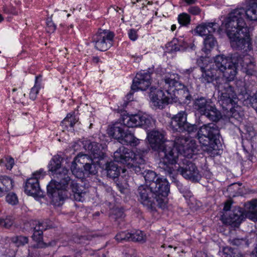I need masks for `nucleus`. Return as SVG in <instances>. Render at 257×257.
Listing matches in <instances>:
<instances>
[{
    "instance_id": "nucleus-1",
    "label": "nucleus",
    "mask_w": 257,
    "mask_h": 257,
    "mask_svg": "<svg viewBox=\"0 0 257 257\" xmlns=\"http://www.w3.org/2000/svg\"><path fill=\"white\" fill-rule=\"evenodd\" d=\"M162 131L152 130L147 134L151 148L157 151L160 157L159 167L169 175L175 171L173 165L177 162L180 155L191 158L197 145L194 140L183 136L177 138L175 142L167 141Z\"/></svg>"
},
{
    "instance_id": "nucleus-2",
    "label": "nucleus",
    "mask_w": 257,
    "mask_h": 257,
    "mask_svg": "<svg viewBox=\"0 0 257 257\" xmlns=\"http://www.w3.org/2000/svg\"><path fill=\"white\" fill-rule=\"evenodd\" d=\"M205 58L201 57L197 61V65L200 67L202 72V77L207 83L215 81L214 85L216 88L218 82L224 81V78L220 77L222 74L223 77L228 81H233L237 74V67L238 64L241 66L243 72L247 75H252L255 73V66L253 59L249 55H244L239 57L237 63L234 62L233 59L225 57L223 55H217L214 59V63L211 67L205 69V66L202 64Z\"/></svg>"
},
{
    "instance_id": "nucleus-3",
    "label": "nucleus",
    "mask_w": 257,
    "mask_h": 257,
    "mask_svg": "<svg viewBox=\"0 0 257 257\" xmlns=\"http://www.w3.org/2000/svg\"><path fill=\"white\" fill-rule=\"evenodd\" d=\"M62 160L60 156L55 155L49 162V170L57 180H52L47 186L48 195L55 204L58 205L69 196L75 201L83 202L85 192L79 189L77 183L71 180L68 175V170L61 167Z\"/></svg>"
},
{
    "instance_id": "nucleus-4",
    "label": "nucleus",
    "mask_w": 257,
    "mask_h": 257,
    "mask_svg": "<svg viewBox=\"0 0 257 257\" xmlns=\"http://www.w3.org/2000/svg\"><path fill=\"white\" fill-rule=\"evenodd\" d=\"M244 12L243 10L238 9L230 13L222 26L225 29L232 48L242 50L247 47L250 50L249 29L242 18Z\"/></svg>"
},
{
    "instance_id": "nucleus-5",
    "label": "nucleus",
    "mask_w": 257,
    "mask_h": 257,
    "mask_svg": "<svg viewBox=\"0 0 257 257\" xmlns=\"http://www.w3.org/2000/svg\"><path fill=\"white\" fill-rule=\"evenodd\" d=\"M157 179L156 181L151 185V188L144 185L138 188L139 200L150 211H155L157 206L164 208L170 191L169 182L166 178L160 176Z\"/></svg>"
},
{
    "instance_id": "nucleus-6",
    "label": "nucleus",
    "mask_w": 257,
    "mask_h": 257,
    "mask_svg": "<svg viewBox=\"0 0 257 257\" xmlns=\"http://www.w3.org/2000/svg\"><path fill=\"white\" fill-rule=\"evenodd\" d=\"M219 135V128L215 123H210L202 126L197 133L202 149L207 152L217 149Z\"/></svg>"
},
{
    "instance_id": "nucleus-7",
    "label": "nucleus",
    "mask_w": 257,
    "mask_h": 257,
    "mask_svg": "<svg viewBox=\"0 0 257 257\" xmlns=\"http://www.w3.org/2000/svg\"><path fill=\"white\" fill-rule=\"evenodd\" d=\"M165 83V89L169 88L172 95L174 98L173 102L178 101L186 103L187 100H190L191 95L188 89L179 81V76L176 74H171L161 80V84Z\"/></svg>"
},
{
    "instance_id": "nucleus-8",
    "label": "nucleus",
    "mask_w": 257,
    "mask_h": 257,
    "mask_svg": "<svg viewBox=\"0 0 257 257\" xmlns=\"http://www.w3.org/2000/svg\"><path fill=\"white\" fill-rule=\"evenodd\" d=\"M165 83L162 84L161 81L157 87L152 86L150 88L149 97L153 105L157 108L162 109L174 100L171 90L165 89Z\"/></svg>"
},
{
    "instance_id": "nucleus-9",
    "label": "nucleus",
    "mask_w": 257,
    "mask_h": 257,
    "mask_svg": "<svg viewBox=\"0 0 257 257\" xmlns=\"http://www.w3.org/2000/svg\"><path fill=\"white\" fill-rule=\"evenodd\" d=\"M149 150L148 148L143 149L141 151V154H137L130 149L122 146L114 153V160L123 164H143L145 160L143 154L147 153Z\"/></svg>"
},
{
    "instance_id": "nucleus-10",
    "label": "nucleus",
    "mask_w": 257,
    "mask_h": 257,
    "mask_svg": "<svg viewBox=\"0 0 257 257\" xmlns=\"http://www.w3.org/2000/svg\"><path fill=\"white\" fill-rule=\"evenodd\" d=\"M216 84L217 90L220 94L219 101L222 108L226 110L232 111L237 95L234 88L224 79V81Z\"/></svg>"
},
{
    "instance_id": "nucleus-11",
    "label": "nucleus",
    "mask_w": 257,
    "mask_h": 257,
    "mask_svg": "<svg viewBox=\"0 0 257 257\" xmlns=\"http://www.w3.org/2000/svg\"><path fill=\"white\" fill-rule=\"evenodd\" d=\"M114 34L107 30H99L93 37L92 42L95 48L101 51H105L113 44Z\"/></svg>"
},
{
    "instance_id": "nucleus-12",
    "label": "nucleus",
    "mask_w": 257,
    "mask_h": 257,
    "mask_svg": "<svg viewBox=\"0 0 257 257\" xmlns=\"http://www.w3.org/2000/svg\"><path fill=\"white\" fill-rule=\"evenodd\" d=\"M151 74L148 72L137 73L133 80L131 87L132 90H145L151 84Z\"/></svg>"
},
{
    "instance_id": "nucleus-13",
    "label": "nucleus",
    "mask_w": 257,
    "mask_h": 257,
    "mask_svg": "<svg viewBox=\"0 0 257 257\" xmlns=\"http://www.w3.org/2000/svg\"><path fill=\"white\" fill-rule=\"evenodd\" d=\"M242 209L239 207H235L229 213L228 216L224 214L221 218L225 224L232 227H238L243 219Z\"/></svg>"
},
{
    "instance_id": "nucleus-14",
    "label": "nucleus",
    "mask_w": 257,
    "mask_h": 257,
    "mask_svg": "<svg viewBox=\"0 0 257 257\" xmlns=\"http://www.w3.org/2000/svg\"><path fill=\"white\" fill-rule=\"evenodd\" d=\"M177 171L185 179L193 181H197L200 177L197 167L192 162L187 163L185 167H180Z\"/></svg>"
},
{
    "instance_id": "nucleus-15",
    "label": "nucleus",
    "mask_w": 257,
    "mask_h": 257,
    "mask_svg": "<svg viewBox=\"0 0 257 257\" xmlns=\"http://www.w3.org/2000/svg\"><path fill=\"white\" fill-rule=\"evenodd\" d=\"M187 122V114L185 111H181L173 116L171 122V126L176 131H179Z\"/></svg>"
},
{
    "instance_id": "nucleus-16",
    "label": "nucleus",
    "mask_w": 257,
    "mask_h": 257,
    "mask_svg": "<svg viewBox=\"0 0 257 257\" xmlns=\"http://www.w3.org/2000/svg\"><path fill=\"white\" fill-rule=\"evenodd\" d=\"M126 128L122 124L116 123L109 125L107 130L109 136L120 141L123 135H124Z\"/></svg>"
},
{
    "instance_id": "nucleus-17",
    "label": "nucleus",
    "mask_w": 257,
    "mask_h": 257,
    "mask_svg": "<svg viewBox=\"0 0 257 257\" xmlns=\"http://www.w3.org/2000/svg\"><path fill=\"white\" fill-rule=\"evenodd\" d=\"M218 26L215 23H208L198 26L195 29V32L201 36H206L212 35Z\"/></svg>"
},
{
    "instance_id": "nucleus-18",
    "label": "nucleus",
    "mask_w": 257,
    "mask_h": 257,
    "mask_svg": "<svg viewBox=\"0 0 257 257\" xmlns=\"http://www.w3.org/2000/svg\"><path fill=\"white\" fill-rule=\"evenodd\" d=\"M40 191L39 181L36 178H29L27 180L25 186V192L28 195H38Z\"/></svg>"
},
{
    "instance_id": "nucleus-19",
    "label": "nucleus",
    "mask_w": 257,
    "mask_h": 257,
    "mask_svg": "<svg viewBox=\"0 0 257 257\" xmlns=\"http://www.w3.org/2000/svg\"><path fill=\"white\" fill-rule=\"evenodd\" d=\"M212 104L210 99H207L205 97L200 96L195 98L193 101V107L201 115Z\"/></svg>"
},
{
    "instance_id": "nucleus-20",
    "label": "nucleus",
    "mask_w": 257,
    "mask_h": 257,
    "mask_svg": "<svg viewBox=\"0 0 257 257\" xmlns=\"http://www.w3.org/2000/svg\"><path fill=\"white\" fill-rule=\"evenodd\" d=\"M123 135L120 141L119 142L122 145H130L132 147H136L140 143V140L136 138L127 128Z\"/></svg>"
},
{
    "instance_id": "nucleus-21",
    "label": "nucleus",
    "mask_w": 257,
    "mask_h": 257,
    "mask_svg": "<svg viewBox=\"0 0 257 257\" xmlns=\"http://www.w3.org/2000/svg\"><path fill=\"white\" fill-rule=\"evenodd\" d=\"M238 9H242L244 12L242 16V18L243 19V17L244 16V14H245V16L246 17V19L250 21H257V4L252 3L251 5H250L247 9L246 10H244L242 8H239L235 9L233 10H232L230 13H232V12L234 11L235 10H238Z\"/></svg>"
},
{
    "instance_id": "nucleus-22",
    "label": "nucleus",
    "mask_w": 257,
    "mask_h": 257,
    "mask_svg": "<svg viewBox=\"0 0 257 257\" xmlns=\"http://www.w3.org/2000/svg\"><path fill=\"white\" fill-rule=\"evenodd\" d=\"M140 114L125 115L122 119V123L124 126L127 127H134L140 125Z\"/></svg>"
},
{
    "instance_id": "nucleus-23",
    "label": "nucleus",
    "mask_w": 257,
    "mask_h": 257,
    "mask_svg": "<svg viewBox=\"0 0 257 257\" xmlns=\"http://www.w3.org/2000/svg\"><path fill=\"white\" fill-rule=\"evenodd\" d=\"M246 216L249 219L257 221V199L252 200L245 204Z\"/></svg>"
},
{
    "instance_id": "nucleus-24",
    "label": "nucleus",
    "mask_w": 257,
    "mask_h": 257,
    "mask_svg": "<svg viewBox=\"0 0 257 257\" xmlns=\"http://www.w3.org/2000/svg\"><path fill=\"white\" fill-rule=\"evenodd\" d=\"M213 121H217L222 117L221 112L212 104L202 114Z\"/></svg>"
},
{
    "instance_id": "nucleus-25",
    "label": "nucleus",
    "mask_w": 257,
    "mask_h": 257,
    "mask_svg": "<svg viewBox=\"0 0 257 257\" xmlns=\"http://www.w3.org/2000/svg\"><path fill=\"white\" fill-rule=\"evenodd\" d=\"M100 145L95 142L90 143L87 147L88 150L90 151V157L92 159H98L99 160L103 158L104 154L99 149Z\"/></svg>"
},
{
    "instance_id": "nucleus-26",
    "label": "nucleus",
    "mask_w": 257,
    "mask_h": 257,
    "mask_svg": "<svg viewBox=\"0 0 257 257\" xmlns=\"http://www.w3.org/2000/svg\"><path fill=\"white\" fill-rule=\"evenodd\" d=\"M105 170L107 176L115 178L119 175V170L116 164L113 162L107 163L105 165Z\"/></svg>"
},
{
    "instance_id": "nucleus-27",
    "label": "nucleus",
    "mask_w": 257,
    "mask_h": 257,
    "mask_svg": "<svg viewBox=\"0 0 257 257\" xmlns=\"http://www.w3.org/2000/svg\"><path fill=\"white\" fill-rule=\"evenodd\" d=\"M143 175L146 181L147 186L151 188V185L153 182L156 181L157 178H159L160 176L157 175L154 171L152 170H146L143 173Z\"/></svg>"
},
{
    "instance_id": "nucleus-28",
    "label": "nucleus",
    "mask_w": 257,
    "mask_h": 257,
    "mask_svg": "<svg viewBox=\"0 0 257 257\" xmlns=\"http://www.w3.org/2000/svg\"><path fill=\"white\" fill-rule=\"evenodd\" d=\"M216 43V41L215 40L212 34L207 36L204 40V47L202 49V51L205 53L208 54L214 47Z\"/></svg>"
},
{
    "instance_id": "nucleus-29",
    "label": "nucleus",
    "mask_w": 257,
    "mask_h": 257,
    "mask_svg": "<svg viewBox=\"0 0 257 257\" xmlns=\"http://www.w3.org/2000/svg\"><path fill=\"white\" fill-rule=\"evenodd\" d=\"M13 181L11 178L6 176H0V184L6 192L13 189Z\"/></svg>"
},
{
    "instance_id": "nucleus-30",
    "label": "nucleus",
    "mask_w": 257,
    "mask_h": 257,
    "mask_svg": "<svg viewBox=\"0 0 257 257\" xmlns=\"http://www.w3.org/2000/svg\"><path fill=\"white\" fill-rule=\"evenodd\" d=\"M131 235L130 241L144 242L146 240V234L141 230H136L130 233Z\"/></svg>"
},
{
    "instance_id": "nucleus-31",
    "label": "nucleus",
    "mask_w": 257,
    "mask_h": 257,
    "mask_svg": "<svg viewBox=\"0 0 257 257\" xmlns=\"http://www.w3.org/2000/svg\"><path fill=\"white\" fill-rule=\"evenodd\" d=\"M223 253L224 256L222 257H244L237 249H232L229 246L223 248Z\"/></svg>"
},
{
    "instance_id": "nucleus-32",
    "label": "nucleus",
    "mask_w": 257,
    "mask_h": 257,
    "mask_svg": "<svg viewBox=\"0 0 257 257\" xmlns=\"http://www.w3.org/2000/svg\"><path fill=\"white\" fill-rule=\"evenodd\" d=\"M140 119L141 121H140V126L143 127L145 128L153 126L154 124V120L152 117L146 114L141 115Z\"/></svg>"
},
{
    "instance_id": "nucleus-33",
    "label": "nucleus",
    "mask_w": 257,
    "mask_h": 257,
    "mask_svg": "<svg viewBox=\"0 0 257 257\" xmlns=\"http://www.w3.org/2000/svg\"><path fill=\"white\" fill-rule=\"evenodd\" d=\"M79 118L75 114V113H69L67 116L61 122L62 124H66L68 122L70 127H72L74 124L78 122Z\"/></svg>"
},
{
    "instance_id": "nucleus-34",
    "label": "nucleus",
    "mask_w": 257,
    "mask_h": 257,
    "mask_svg": "<svg viewBox=\"0 0 257 257\" xmlns=\"http://www.w3.org/2000/svg\"><path fill=\"white\" fill-rule=\"evenodd\" d=\"M43 232L41 231H34L33 235V239L37 242L36 247L44 248L47 246L46 243L41 241Z\"/></svg>"
},
{
    "instance_id": "nucleus-35",
    "label": "nucleus",
    "mask_w": 257,
    "mask_h": 257,
    "mask_svg": "<svg viewBox=\"0 0 257 257\" xmlns=\"http://www.w3.org/2000/svg\"><path fill=\"white\" fill-rule=\"evenodd\" d=\"M75 162H78L81 165H85L89 162H93L92 159L87 155L78 154L75 159Z\"/></svg>"
},
{
    "instance_id": "nucleus-36",
    "label": "nucleus",
    "mask_w": 257,
    "mask_h": 257,
    "mask_svg": "<svg viewBox=\"0 0 257 257\" xmlns=\"http://www.w3.org/2000/svg\"><path fill=\"white\" fill-rule=\"evenodd\" d=\"M12 241L17 246H23L28 243L29 239L24 236H17L12 238Z\"/></svg>"
},
{
    "instance_id": "nucleus-37",
    "label": "nucleus",
    "mask_w": 257,
    "mask_h": 257,
    "mask_svg": "<svg viewBox=\"0 0 257 257\" xmlns=\"http://www.w3.org/2000/svg\"><path fill=\"white\" fill-rule=\"evenodd\" d=\"M179 23L182 26H187L190 23L191 17L187 13H183L179 15L178 17Z\"/></svg>"
},
{
    "instance_id": "nucleus-38",
    "label": "nucleus",
    "mask_w": 257,
    "mask_h": 257,
    "mask_svg": "<svg viewBox=\"0 0 257 257\" xmlns=\"http://www.w3.org/2000/svg\"><path fill=\"white\" fill-rule=\"evenodd\" d=\"M40 76H36L35 79V84L34 87H33L30 91L29 95L30 98L32 100H35L37 96V94L39 92V85H37L38 80L39 78L40 77Z\"/></svg>"
},
{
    "instance_id": "nucleus-39",
    "label": "nucleus",
    "mask_w": 257,
    "mask_h": 257,
    "mask_svg": "<svg viewBox=\"0 0 257 257\" xmlns=\"http://www.w3.org/2000/svg\"><path fill=\"white\" fill-rule=\"evenodd\" d=\"M131 235L128 232H121L115 235V239L118 242L122 241H130Z\"/></svg>"
},
{
    "instance_id": "nucleus-40",
    "label": "nucleus",
    "mask_w": 257,
    "mask_h": 257,
    "mask_svg": "<svg viewBox=\"0 0 257 257\" xmlns=\"http://www.w3.org/2000/svg\"><path fill=\"white\" fill-rule=\"evenodd\" d=\"M13 218L11 216L7 217L6 218H0L1 226L8 228L13 225Z\"/></svg>"
},
{
    "instance_id": "nucleus-41",
    "label": "nucleus",
    "mask_w": 257,
    "mask_h": 257,
    "mask_svg": "<svg viewBox=\"0 0 257 257\" xmlns=\"http://www.w3.org/2000/svg\"><path fill=\"white\" fill-rule=\"evenodd\" d=\"M6 201L12 205H16L18 203V198L17 195L14 193H10L7 194L6 197Z\"/></svg>"
},
{
    "instance_id": "nucleus-42",
    "label": "nucleus",
    "mask_w": 257,
    "mask_h": 257,
    "mask_svg": "<svg viewBox=\"0 0 257 257\" xmlns=\"http://www.w3.org/2000/svg\"><path fill=\"white\" fill-rule=\"evenodd\" d=\"M85 172L90 174H95L97 173L95 165L92 162H89L88 164L83 166Z\"/></svg>"
},
{
    "instance_id": "nucleus-43",
    "label": "nucleus",
    "mask_w": 257,
    "mask_h": 257,
    "mask_svg": "<svg viewBox=\"0 0 257 257\" xmlns=\"http://www.w3.org/2000/svg\"><path fill=\"white\" fill-rule=\"evenodd\" d=\"M197 130V126L195 124H191L188 122H186L183 127L181 128L180 131H187L189 133L194 132Z\"/></svg>"
},
{
    "instance_id": "nucleus-44",
    "label": "nucleus",
    "mask_w": 257,
    "mask_h": 257,
    "mask_svg": "<svg viewBox=\"0 0 257 257\" xmlns=\"http://www.w3.org/2000/svg\"><path fill=\"white\" fill-rule=\"evenodd\" d=\"M5 162V165L7 169L11 170L14 165L15 162L13 158L11 157H7L5 159L3 160Z\"/></svg>"
},
{
    "instance_id": "nucleus-45",
    "label": "nucleus",
    "mask_w": 257,
    "mask_h": 257,
    "mask_svg": "<svg viewBox=\"0 0 257 257\" xmlns=\"http://www.w3.org/2000/svg\"><path fill=\"white\" fill-rule=\"evenodd\" d=\"M45 174L46 173L44 171L43 169H40L33 174V176L31 178H36L37 181H39V180L43 178Z\"/></svg>"
},
{
    "instance_id": "nucleus-46",
    "label": "nucleus",
    "mask_w": 257,
    "mask_h": 257,
    "mask_svg": "<svg viewBox=\"0 0 257 257\" xmlns=\"http://www.w3.org/2000/svg\"><path fill=\"white\" fill-rule=\"evenodd\" d=\"M229 242L231 244L238 246L242 244L245 242V240L243 238H230Z\"/></svg>"
},
{
    "instance_id": "nucleus-47",
    "label": "nucleus",
    "mask_w": 257,
    "mask_h": 257,
    "mask_svg": "<svg viewBox=\"0 0 257 257\" xmlns=\"http://www.w3.org/2000/svg\"><path fill=\"white\" fill-rule=\"evenodd\" d=\"M188 12L193 15H198L200 14L201 10L198 6H192L189 8Z\"/></svg>"
},
{
    "instance_id": "nucleus-48",
    "label": "nucleus",
    "mask_w": 257,
    "mask_h": 257,
    "mask_svg": "<svg viewBox=\"0 0 257 257\" xmlns=\"http://www.w3.org/2000/svg\"><path fill=\"white\" fill-rule=\"evenodd\" d=\"M128 36L129 38L133 41H136L138 37L137 31L133 29L129 30L128 32Z\"/></svg>"
},
{
    "instance_id": "nucleus-49",
    "label": "nucleus",
    "mask_w": 257,
    "mask_h": 257,
    "mask_svg": "<svg viewBox=\"0 0 257 257\" xmlns=\"http://www.w3.org/2000/svg\"><path fill=\"white\" fill-rule=\"evenodd\" d=\"M47 25L48 27V31L49 32H53L56 29V26L51 21H48L47 22Z\"/></svg>"
},
{
    "instance_id": "nucleus-50",
    "label": "nucleus",
    "mask_w": 257,
    "mask_h": 257,
    "mask_svg": "<svg viewBox=\"0 0 257 257\" xmlns=\"http://www.w3.org/2000/svg\"><path fill=\"white\" fill-rule=\"evenodd\" d=\"M114 215L115 216L114 218H122L124 216L123 212L122 210L120 209H116L114 210Z\"/></svg>"
},
{
    "instance_id": "nucleus-51",
    "label": "nucleus",
    "mask_w": 257,
    "mask_h": 257,
    "mask_svg": "<svg viewBox=\"0 0 257 257\" xmlns=\"http://www.w3.org/2000/svg\"><path fill=\"white\" fill-rule=\"evenodd\" d=\"M249 101L252 104V106L253 105H257V91L250 97Z\"/></svg>"
},
{
    "instance_id": "nucleus-52",
    "label": "nucleus",
    "mask_w": 257,
    "mask_h": 257,
    "mask_svg": "<svg viewBox=\"0 0 257 257\" xmlns=\"http://www.w3.org/2000/svg\"><path fill=\"white\" fill-rule=\"evenodd\" d=\"M46 228H44L43 223H39L34 228V231H41L43 232V231Z\"/></svg>"
},
{
    "instance_id": "nucleus-53",
    "label": "nucleus",
    "mask_w": 257,
    "mask_h": 257,
    "mask_svg": "<svg viewBox=\"0 0 257 257\" xmlns=\"http://www.w3.org/2000/svg\"><path fill=\"white\" fill-rule=\"evenodd\" d=\"M231 202L230 201H227L224 205L223 210L224 211H228L231 208Z\"/></svg>"
},
{
    "instance_id": "nucleus-54",
    "label": "nucleus",
    "mask_w": 257,
    "mask_h": 257,
    "mask_svg": "<svg viewBox=\"0 0 257 257\" xmlns=\"http://www.w3.org/2000/svg\"><path fill=\"white\" fill-rule=\"evenodd\" d=\"M73 240L75 242H77V243H81L82 242V240L84 239V237L83 236H79V237H78L77 236H74L73 237Z\"/></svg>"
},
{
    "instance_id": "nucleus-55",
    "label": "nucleus",
    "mask_w": 257,
    "mask_h": 257,
    "mask_svg": "<svg viewBox=\"0 0 257 257\" xmlns=\"http://www.w3.org/2000/svg\"><path fill=\"white\" fill-rule=\"evenodd\" d=\"M71 171L73 174H74L75 176H76L77 177H78V176H81L82 172H78L75 169L71 168Z\"/></svg>"
},
{
    "instance_id": "nucleus-56",
    "label": "nucleus",
    "mask_w": 257,
    "mask_h": 257,
    "mask_svg": "<svg viewBox=\"0 0 257 257\" xmlns=\"http://www.w3.org/2000/svg\"><path fill=\"white\" fill-rule=\"evenodd\" d=\"M187 5H193L195 4L197 2V0H184Z\"/></svg>"
},
{
    "instance_id": "nucleus-57",
    "label": "nucleus",
    "mask_w": 257,
    "mask_h": 257,
    "mask_svg": "<svg viewBox=\"0 0 257 257\" xmlns=\"http://www.w3.org/2000/svg\"><path fill=\"white\" fill-rule=\"evenodd\" d=\"M132 166H134L135 169L134 170L137 172L139 173L141 171V168L139 166H137L136 164H134V165L131 164Z\"/></svg>"
},
{
    "instance_id": "nucleus-58",
    "label": "nucleus",
    "mask_w": 257,
    "mask_h": 257,
    "mask_svg": "<svg viewBox=\"0 0 257 257\" xmlns=\"http://www.w3.org/2000/svg\"><path fill=\"white\" fill-rule=\"evenodd\" d=\"M172 43L174 44V45H175L174 50H175V51H180V50H182L181 48L178 47V46H177V44L176 43V41L175 40H174L172 42Z\"/></svg>"
},
{
    "instance_id": "nucleus-59",
    "label": "nucleus",
    "mask_w": 257,
    "mask_h": 257,
    "mask_svg": "<svg viewBox=\"0 0 257 257\" xmlns=\"http://www.w3.org/2000/svg\"><path fill=\"white\" fill-rule=\"evenodd\" d=\"M133 94V93L132 92H130L129 93H128L126 95V98H127V99L129 101H132L133 100V97H132V95Z\"/></svg>"
},
{
    "instance_id": "nucleus-60",
    "label": "nucleus",
    "mask_w": 257,
    "mask_h": 257,
    "mask_svg": "<svg viewBox=\"0 0 257 257\" xmlns=\"http://www.w3.org/2000/svg\"><path fill=\"white\" fill-rule=\"evenodd\" d=\"M5 192H6L5 191H4V188L0 184V196H2L4 194Z\"/></svg>"
},
{
    "instance_id": "nucleus-61",
    "label": "nucleus",
    "mask_w": 257,
    "mask_h": 257,
    "mask_svg": "<svg viewBox=\"0 0 257 257\" xmlns=\"http://www.w3.org/2000/svg\"><path fill=\"white\" fill-rule=\"evenodd\" d=\"M239 93H241L242 95H243L244 94H245L246 93V90H245V88H244L243 87H242L240 89Z\"/></svg>"
},
{
    "instance_id": "nucleus-62",
    "label": "nucleus",
    "mask_w": 257,
    "mask_h": 257,
    "mask_svg": "<svg viewBox=\"0 0 257 257\" xmlns=\"http://www.w3.org/2000/svg\"><path fill=\"white\" fill-rule=\"evenodd\" d=\"M99 58L98 57H94L93 59V61L94 62V63H98L99 62Z\"/></svg>"
},
{
    "instance_id": "nucleus-63",
    "label": "nucleus",
    "mask_w": 257,
    "mask_h": 257,
    "mask_svg": "<svg viewBox=\"0 0 257 257\" xmlns=\"http://www.w3.org/2000/svg\"><path fill=\"white\" fill-rule=\"evenodd\" d=\"M19 93H20V94H21L22 96H25V93H23V92L22 91V88H19Z\"/></svg>"
},
{
    "instance_id": "nucleus-64",
    "label": "nucleus",
    "mask_w": 257,
    "mask_h": 257,
    "mask_svg": "<svg viewBox=\"0 0 257 257\" xmlns=\"http://www.w3.org/2000/svg\"><path fill=\"white\" fill-rule=\"evenodd\" d=\"M176 26L175 25H173L171 26V29L172 31H174L176 30Z\"/></svg>"
}]
</instances>
